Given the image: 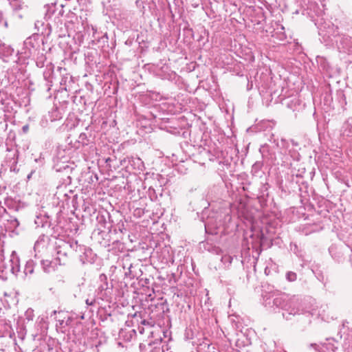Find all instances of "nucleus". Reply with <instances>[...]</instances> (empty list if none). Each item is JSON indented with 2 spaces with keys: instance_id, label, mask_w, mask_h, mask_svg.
<instances>
[{
  "instance_id": "obj_1",
  "label": "nucleus",
  "mask_w": 352,
  "mask_h": 352,
  "mask_svg": "<svg viewBox=\"0 0 352 352\" xmlns=\"http://www.w3.org/2000/svg\"><path fill=\"white\" fill-rule=\"evenodd\" d=\"M319 35L322 37L326 45H331L336 43L339 52L344 54L352 53V36L339 34L338 28L333 25H329L326 28H319Z\"/></svg>"
},
{
  "instance_id": "obj_2",
  "label": "nucleus",
  "mask_w": 352,
  "mask_h": 352,
  "mask_svg": "<svg viewBox=\"0 0 352 352\" xmlns=\"http://www.w3.org/2000/svg\"><path fill=\"white\" fill-rule=\"evenodd\" d=\"M19 270V258L15 252H12L8 263H5L3 250H0V278L6 280L10 274H16Z\"/></svg>"
},
{
  "instance_id": "obj_3",
  "label": "nucleus",
  "mask_w": 352,
  "mask_h": 352,
  "mask_svg": "<svg viewBox=\"0 0 352 352\" xmlns=\"http://www.w3.org/2000/svg\"><path fill=\"white\" fill-rule=\"evenodd\" d=\"M53 315H57V316L55 317L57 321L56 324V329L61 333H65L67 327L71 324L72 318L68 314L63 311L57 312L56 311H53L50 316L52 317Z\"/></svg>"
},
{
  "instance_id": "obj_4",
  "label": "nucleus",
  "mask_w": 352,
  "mask_h": 352,
  "mask_svg": "<svg viewBox=\"0 0 352 352\" xmlns=\"http://www.w3.org/2000/svg\"><path fill=\"white\" fill-rule=\"evenodd\" d=\"M68 245L65 241H60L56 247V261L58 265H64L69 254L68 251Z\"/></svg>"
},
{
  "instance_id": "obj_5",
  "label": "nucleus",
  "mask_w": 352,
  "mask_h": 352,
  "mask_svg": "<svg viewBox=\"0 0 352 352\" xmlns=\"http://www.w3.org/2000/svg\"><path fill=\"white\" fill-rule=\"evenodd\" d=\"M287 304L291 306L290 309H286V312L289 315L295 316L296 314H305L307 312L300 307V300L299 298L296 296H289Z\"/></svg>"
},
{
  "instance_id": "obj_6",
  "label": "nucleus",
  "mask_w": 352,
  "mask_h": 352,
  "mask_svg": "<svg viewBox=\"0 0 352 352\" xmlns=\"http://www.w3.org/2000/svg\"><path fill=\"white\" fill-rule=\"evenodd\" d=\"M311 316H318L324 321L329 322L333 319L331 311L327 305H322L318 310L313 309L311 311H308Z\"/></svg>"
},
{
  "instance_id": "obj_7",
  "label": "nucleus",
  "mask_w": 352,
  "mask_h": 352,
  "mask_svg": "<svg viewBox=\"0 0 352 352\" xmlns=\"http://www.w3.org/2000/svg\"><path fill=\"white\" fill-rule=\"evenodd\" d=\"M333 340H327V342L320 345L317 344H311L310 347L314 348L318 352H337L338 346H335Z\"/></svg>"
},
{
  "instance_id": "obj_8",
  "label": "nucleus",
  "mask_w": 352,
  "mask_h": 352,
  "mask_svg": "<svg viewBox=\"0 0 352 352\" xmlns=\"http://www.w3.org/2000/svg\"><path fill=\"white\" fill-rule=\"evenodd\" d=\"M10 326L3 322V321H0V339L3 340L1 344L6 346L10 345Z\"/></svg>"
},
{
  "instance_id": "obj_9",
  "label": "nucleus",
  "mask_w": 352,
  "mask_h": 352,
  "mask_svg": "<svg viewBox=\"0 0 352 352\" xmlns=\"http://www.w3.org/2000/svg\"><path fill=\"white\" fill-rule=\"evenodd\" d=\"M289 300V296L286 294H281L276 298L273 300L274 305L277 307H280L286 311V309H290L291 306L287 304Z\"/></svg>"
},
{
  "instance_id": "obj_10",
  "label": "nucleus",
  "mask_w": 352,
  "mask_h": 352,
  "mask_svg": "<svg viewBox=\"0 0 352 352\" xmlns=\"http://www.w3.org/2000/svg\"><path fill=\"white\" fill-rule=\"evenodd\" d=\"M316 1L317 0H302V3L303 6L306 7L307 10H309L316 15H319L321 10Z\"/></svg>"
},
{
  "instance_id": "obj_11",
  "label": "nucleus",
  "mask_w": 352,
  "mask_h": 352,
  "mask_svg": "<svg viewBox=\"0 0 352 352\" xmlns=\"http://www.w3.org/2000/svg\"><path fill=\"white\" fill-rule=\"evenodd\" d=\"M14 50L10 45H6L0 40V55L6 58L11 56Z\"/></svg>"
},
{
  "instance_id": "obj_12",
  "label": "nucleus",
  "mask_w": 352,
  "mask_h": 352,
  "mask_svg": "<svg viewBox=\"0 0 352 352\" xmlns=\"http://www.w3.org/2000/svg\"><path fill=\"white\" fill-rule=\"evenodd\" d=\"M65 242L69 246L68 251L70 255L74 252H78L82 250V246L79 245L76 241L72 239Z\"/></svg>"
},
{
  "instance_id": "obj_13",
  "label": "nucleus",
  "mask_w": 352,
  "mask_h": 352,
  "mask_svg": "<svg viewBox=\"0 0 352 352\" xmlns=\"http://www.w3.org/2000/svg\"><path fill=\"white\" fill-rule=\"evenodd\" d=\"M57 264H58L57 261L53 262L49 260H43L41 261V265L43 271L47 273H50L55 270V267Z\"/></svg>"
},
{
  "instance_id": "obj_14",
  "label": "nucleus",
  "mask_w": 352,
  "mask_h": 352,
  "mask_svg": "<svg viewBox=\"0 0 352 352\" xmlns=\"http://www.w3.org/2000/svg\"><path fill=\"white\" fill-rule=\"evenodd\" d=\"M36 327L38 328L37 333H44L47 329V325L46 323V320L44 317L39 316L38 317L36 322Z\"/></svg>"
},
{
  "instance_id": "obj_15",
  "label": "nucleus",
  "mask_w": 352,
  "mask_h": 352,
  "mask_svg": "<svg viewBox=\"0 0 352 352\" xmlns=\"http://www.w3.org/2000/svg\"><path fill=\"white\" fill-rule=\"evenodd\" d=\"M146 352H164L161 341L150 343L146 348Z\"/></svg>"
},
{
  "instance_id": "obj_16",
  "label": "nucleus",
  "mask_w": 352,
  "mask_h": 352,
  "mask_svg": "<svg viewBox=\"0 0 352 352\" xmlns=\"http://www.w3.org/2000/svg\"><path fill=\"white\" fill-rule=\"evenodd\" d=\"M34 262L32 260H29L26 262L24 267V274L25 276L30 275L34 272Z\"/></svg>"
},
{
  "instance_id": "obj_17",
  "label": "nucleus",
  "mask_w": 352,
  "mask_h": 352,
  "mask_svg": "<svg viewBox=\"0 0 352 352\" xmlns=\"http://www.w3.org/2000/svg\"><path fill=\"white\" fill-rule=\"evenodd\" d=\"M342 135L343 137H352V128L345 127V123L342 126Z\"/></svg>"
},
{
  "instance_id": "obj_18",
  "label": "nucleus",
  "mask_w": 352,
  "mask_h": 352,
  "mask_svg": "<svg viewBox=\"0 0 352 352\" xmlns=\"http://www.w3.org/2000/svg\"><path fill=\"white\" fill-rule=\"evenodd\" d=\"M124 333H125V331H123V330H122V331H120V337L124 338L125 340H130L133 338V336H135L136 332H135V331L134 329H131V330H130V331L128 332V333L129 334V336L128 337H126H126H125V336L124 335Z\"/></svg>"
},
{
  "instance_id": "obj_19",
  "label": "nucleus",
  "mask_w": 352,
  "mask_h": 352,
  "mask_svg": "<svg viewBox=\"0 0 352 352\" xmlns=\"http://www.w3.org/2000/svg\"><path fill=\"white\" fill-rule=\"evenodd\" d=\"M221 261L225 265L228 266L232 263V257L228 254H225L222 256Z\"/></svg>"
},
{
  "instance_id": "obj_20",
  "label": "nucleus",
  "mask_w": 352,
  "mask_h": 352,
  "mask_svg": "<svg viewBox=\"0 0 352 352\" xmlns=\"http://www.w3.org/2000/svg\"><path fill=\"white\" fill-rule=\"evenodd\" d=\"M34 317V310L32 308H28L25 312V318L28 321H31L33 320Z\"/></svg>"
},
{
  "instance_id": "obj_21",
  "label": "nucleus",
  "mask_w": 352,
  "mask_h": 352,
  "mask_svg": "<svg viewBox=\"0 0 352 352\" xmlns=\"http://www.w3.org/2000/svg\"><path fill=\"white\" fill-rule=\"evenodd\" d=\"M286 278L290 282L295 281L297 278V275L295 272H288L286 274Z\"/></svg>"
},
{
  "instance_id": "obj_22",
  "label": "nucleus",
  "mask_w": 352,
  "mask_h": 352,
  "mask_svg": "<svg viewBox=\"0 0 352 352\" xmlns=\"http://www.w3.org/2000/svg\"><path fill=\"white\" fill-rule=\"evenodd\" d=\"M78 142L82 143L83 145H87L88 143L87 136L86 133H82L78 137Z\"/></svg>"
},
{
  "instance_id": "obj_23",
  "label": "nucleus",
  "mask_w": 352,
  "mask_h": 352,
  "mask_svg": "<svg viewBox=\"0 0 352 352\" xmlns=\"http://www.w3.org/2000/svg\"><path fill=\"white\" fill-rule=\"evenodd\" d=\"M99 280L100 282L102 283H105V286H108V283H107V277L105 274H101L99 276Z\"/></svg>"
},
{
  "instance_id": "obj_24",
  "label": "nucleus",
  "mask_w": 352,
  "mask_h": 352,
  "mask_svg": "<svg viewBox=\"0 0 352 352\" xmlns=\"http://www.w3.org/2000/svg\"><path fill=\"white\" fill-rule=\"evenodd\" d=\"M10 296H11L10 292H5L3 293V298H1V300L5 301L6 303L9 304L10 300L8 299V298H10Z\"/></svg>"
},
{
  "instance_id": "obj_25",
  "label": "nucleus",
  "mask_w": 352,
  "mask_h": 352,
  "mask_svg": "<svg viewBox=\"0 0 352 352\" xmlns=\"http://www.w3.org/2000/svg\"><path fill=\"white\" fill-rule=\"evenodd\" d=\"M212 220L208 218L206 221V222L205 223V228L206 230H207L208 229H209V228L211 226H212Z\"/></svg>"
},
{
  "instance_id": "obj_26",
  "label": "nucleus",
  "mask_w": 352,
  "mask_h": 352,
  "mask_svg": "<svg viewBox=\"0 0 352 352\" xmlns=\"http://www.w3.org/2000/svg\"><path fill=\"white\" fill-rule=\"evenodd\" d=\"M345 127L352 128V117L349 118L347 121L345 122Z\"/></svg>"
},
{
  "instance_id": "obj_27",
  "label": "nucleus",
  "mask_w": 352,
  "mask_h": 352,
  "mask_svg": "<svg viewBox=\"0 0 352 352\" xmlns=\"http://www.w3.org/2000/svg\"><path fill=\"white\" fill-rule=\"evenodd\" d=\"M108 288V286H105V283H102L100 287H98V289L100 290V291H104V290H106Z\"/></svg>"
},
{
  "instance_id": "obj_28",
  "label": "nucleus",
  "mask_w": 352,
  "mask_h": 352,
  "mask_svg": "<svg viewBox=\"0 0 352 352\" xmlns=\"http://www.w3.org/2000/svg\"><path fill=\"white\" fill-rule=\"evenodd\" d=\"M94 302H95V299L94 298H93L91 300H89V299H87L86 300V304L87 305H93L94 304Z\"/></svg>"
},
{
  "instance_id": "obj_29",
  "label": "nucleus",
  "mask_w": 352,
  "mask_h": 352,
  "mask_svg": "<svg viewBox=\"0 0 352 352\" xmlns=\"http://www.w3.org/2000/svg\"><path fill=\"white\" fill-rule=\"evenodd\" d=\"M29 130V126L28 124L24 125L22 127V131L23 133H26Z\"/></svg>"
},
{
  "instance_id": "obj_30",
  "label": "nucleus",
  "mask_w": 352,
  "mask_h": 352,
  "mask_svg": "<svg viewBox=\"0 0 352 352\" xmlns=\"http://www.w3.org/2000/svg\"><path fill=\"white\" fill-rule=\"evenodd\" d=\"M31 41H31V38H27V39L25 40V45H30Z\"/></svg>"
},
{
  "instance_id": "obj_31",
  "label": "nucleus",
  "mask_w": 352,
  "mask_h": 352,
  "mask_svg": "<svg viewBox=\"0 0 352 352\" xmlns=\"http://www.w3.org/2000/svg\"><path fill=\"white\" fill-rule=\"evenodd\" d=\"M139 331H140V333H143V332H144V328H140V329H139Z\"/></svg>"
},
{
  "instance_id": "obj_32",
  "label": "nucleus",
  "mask_w": 352,
  "mask_h": 352,
  "mask_svg": "<svg viewBox=\"0 0 352 352\" xmlns=\"http://www.w3.org/2000/svg\"><path fill=\"white\" fill-rule=\"evenodd\" d=\"M143 324H148V322H146V320H143L142 322Z\"/></svg>"
},
{
  "instance_id": "obj_33",
  "label": "nucleus",
  "mask_w": 352,
  "mask_h": 352,
  "mask_svg": "<svg viewBox=\"0 0 352 352\" xmlns=\"http://www.w3.org/2000/svg\"><path fill=\"white\" fill-rule=\"evenodd\" d=\"M100 344V342H98V344H96V348H98V345Z\"/></svg>"
},
{
  "instance_id": "obj_34",
  "label": "nucleus",
  "mask_w": 352,
  "mask_h": 352,
  "mask_svg": "<svg viewBox=\"0 0 352 352\" xmlns=\"http://www.w3.org/2000/svg\"><path fill=\"white\" fill-rule=\"evenodd\" d=\"M283 317H285L287 319H288V317L285 316V313H283Z\"/></svg>"
},
{
  "instance_id": "obj_35",
  "label": "nucleus",
  "mask_w": 352,
  "mask_h": 352,
  "mask_svg": "<svg viewBox=\"0 0 352 352\" xmlns=\"http://www.w3.org/2000/svg\"><path fill=\"white\" fill-rule=\"evenodd\" d=\"M1 352H5L4 349H1Z\"/></svg>"
}]
</instances>
